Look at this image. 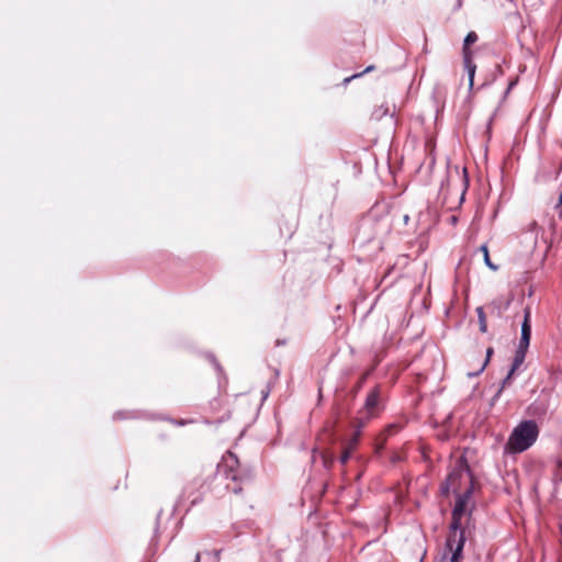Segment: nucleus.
Here are the masks:
<instances>
[{
	"mask_svg": "<svg viewBox=\"0 0 562 562\" xmlns=\"http://www.w3.org/2000/svg\"><path fill=\"white\" fill-rule=\"evenodd\" d=\"M220 472H222L226 480V488L235 494L243 491V482L246 479L245 471L240 468L239 460L235 453L227 451L223 457L220 464Z\"/></svg>",
	"mask_w": 562,
	"mask_h": 562,
	"instance_id": "7ed1b4c3",
	"label": "nucleus"
},
{
	"mask_svg": "<svg viewBox=\"0 0 562 562\" xmlns=\"http://www.w3.org/2000/svg\"><path fill=\"white\" fill-rule=\"evenodd\" d=\"M531 312L529 307L525 308L524 322L521 325V337L517 350L527 352L531 337V325H530Z\"/></svg>",
	"mask_w": 562,
	"mask_h": 562,
	"instance_id": "39448f33",
	"label": "nucleus"
},
{
	"mask_svg": "<svg viewBox=\"0 0 562 562\" xmlns=\"http://www.w3.org/2000/svg\"><path fill=\"white\" fill-rule=\"evenodd\" d=\"M200 559H201V555H200V553H198V554L195 555L194 562H200Z\"/></svg>",
	"mask_w": 562,
	"mask_h": 562,
	"instance_id": "4be33fe9",
	"label": "nucleus"
},
{
	"mask_svg": "<svg viewBox=\"0 0 562 562\" xmlns=\"http://www.w3.org/2000/svg\"><path fill=\"white\" fill-rule=\"evenodd\" d=\"M374 368H371L361 374V376L359 378L358 382L355 385V392H358L363 386V384L366 383L367 379L369 378Z\"/></svg>",
	"mask_w": 562,
	"mask_h": 562,
	"instance_id": "4468645a",
	"label": "nucleus"
},
{
	"mask_svg": "<svg viewBox=\"0 0 562 562\" xmlns=\"http://www.w3.org/2000/svg\"><path fill=\"white\" fill-rule=\"evenodd\" d=\"M538 436L539 427L535 420L520 422L509 435L504 450L509 454L521 453L537 441Z\"/></svg>",
	"mask_w": 562,
	"mask_h": 562,
	"instance_id": "f03ea898",
	"label": "nucleus"
},
{
	"mask_svg": "<svg viewBox=\"0 0 562 562\" xmlns=\"http://www.w3.org/2000/svg\"><path fill=\"white\" fill-rule=\"evenodd\" d=\"M401 460V457L398 454H394L391 459V461L394 463V462H397Z\"/></svg>",
	"mask_w": 562,
	"mask_h": 562,
	"instance_id": "aec40b11",
	"label": "nucleus"
},
{
	"mask_svg": "<svg viewBox=\"0 0 562 562\" xmlns=\"http://www.w3.org/2000/svg\"><path fill=\"white\" fill-rule=\"evenodd\" d=\"M475 485L476 481L465 460L459 459L441 486L443 494L456 493L457 502L452 510L450 533L446 543V549L450 555L443 554L440 562H460L462 559L464 531L461 519L469 510L470 499Z\"/></svg>",
	"mask_w": 562,
	"mask_h": 562,
	"instance_id": "f257e3e1",
	"label": "nucleus"
},
{
	"mask_svg": "<svg viewBox=\"0 0 562 562\" xmlns=\"http://www.w3.org/2000/svg\"><path fill=\"white\" fill-rule=\"evenodd\" d=\"M472 58H473V56H463V64H464V68L468 71V75H469L470 87L473 86L474 74H475V69H476V66L473 63Z\"/></svg>",
	"mask_w": 562,
	"mask_h": 562,
	"instance_id": "9d476101",
	"label": "nucleus"
},
{
	"mask_svg": "<svg viewBox=\"0 0 562 562\" xmlns=\"http://www.w3.org/2000/svg\"><path fill=\"white\" fill-rule=\"evenodd\" d=\"M360 440V431L357 430L352 434V436L344 443L342 453L340 456V462L346 464L353 451L357 449Z\"/></svg>",
	"mask_w": 562,
	"mask_h": 562,
	"instance_id": "0eeeda50",
	"label": "nucleus"
},
{
	"mask_svg": "<svg viewBox=\"0 0 562 562\" xmlns=\"http://www.w3.org/2000/svg\"><path fill=\"white\" fill-rule=\"evenodd\" d=\"M402 428H403L402 424H397V423L396 424H391V425L385 427L384 434L386 436H393L396 432H398Z\"/></svg>",
	"mask_w": 562,
	"mask_h": 562,
	"instance_id": "2eb2a0df",
	"label": "nucleus"
},
{
	"mask_svg": "<svg viewBox=\"0 0 562 562\" xmlns=\"http://www.w3.org/2000/svg\"><path fill=\"white\" fill-rule=\"evenodd\" d=\"M531 312L529 307L525 308L524 322L521 325V337L517 350L527 352L531 337V325H530Z\"/></svg>",
	"mask_w": 562,
	"mask_h": 562,
	"instance_id": "423d86ee",
	"label": "nucleus"
},
{
	"mask_svg": "<svg viewBox=\"0 0 562 562\" xmlns=\"http://www.w3.org/2000/svg\"><path fill=\"white\" fill-rule=\"evenodd\" d=\"M526 353L527 352H524L522 350H516L515 352V357H514V361H513V364H512V368L508 372V374L506 375V378L503 380V384H502V387L499 390V392L510 383L512 381V378L514 375V373L520 368V366L524 363L525 361V358H526Z\"/></svg>",
	"mask_w": 562,
	"mask_h": 562,
	"instance_id": "6e6552de",
	"label": "nucleus"
},
{
	"mask_svg": "<svg viewBox=\"0 0 562 562\" xmlns=\"http://www.w3.org/2000/svg\"><path fill=\"white\" fill-rule=\"evenodd\" d=\"M481 250L483 251L484 254V261L485 263L492 269V270H496L497 267L495 265L492 263L491 259H490V255H488V249H487V246L483 245L481 246Z\"/></svg>",
	"mask_w": 562,
	"mask_h": 562,
	"instance_id": "dca6fc26",
	"label": "nucleus"
},
{
	"mask_svg": "<svg viewBox=\"0 0 562 562\" xmlns=\"http://www.w3.org/2000/svg\"><path fill=\"white\" fill-rule=\"evenodd\" d=\"M554 476L557 480L562 481V461L557 463Z\"/></svg>",
	"mask_w": 562,
	"mask_h": 562,
	"instance_id": "6ab92c4d",
	"label": "nucleus"
},
{
	"mask_svg": "<svg viewBox=\"0 0 562 562\" xmlns=\"http://www.w3.org/2000/svg\"><path fill=\"white\" fill-rule=\"evenodd\" d=\"M373 68H374V66H368V67L364 69V71H362V72H360V74L352 75L351 77L345 78V79H344V82H345V83H348V82H350L352 79L358 78V77H361L363 74L371 71Z\"/></svg>",
	"mask_w": 562,
	"mask_h": 562,
	"instance_id": "f3484780",
	"label": "nucleus"
},
{
	"mask_svg": "<svg viewBox=\"0 0 562 562\" xmlns=\"http://www.w3.org/2000/svg\"><path fill=\"white\" fill-rule=\"evenodd\" d=\"M209 396H210L209 405H210L211 411L214 413L222 411V408L224 407V402L222 400L221 394L218 393V396L215 394H210Z\"/></svg>",
	"mask_w": 562,
	"mask_h": 562,
	"instance_id": "9b49d317",
	"label": "nucleus"
},
{
	"mask_svg": "<svg viewBox=\"0 0 562 562\" xmlns=\"http://www.w3.org/2000/svg\"><path fill=\"white\" fill-rule=\"evenodd\" d=\"M484 308L485 307H483V306H479L475 310L476 314H477V317H479L480 330L482 333H486L487 331V322H486V315H485Z\"/></svg>",
	"mask_w": 562,
	"mask_h": 562,
	"instance_id": "f8f14e48",
	"label": "nucleus"
},
{
	"mask_svg": "<svg viewBox=\"0 0 562 562\" xmlns=\"http://www.w3.org/2000/svg\"><path fill=\"white\" fill-rule=\"evenodd\" d=\"M560 205H562V192L560 193L559 202H558V205H557V206H560Z\"/></svg>",
	"mask_w": 562,
	"mask_h": 562,
	"instance_id": "412c9836",
	"label": "nucleus"
},
{
	"mask_svg": "<svg viewBox=\"0 0 562 562\" xmlns=\"http://www.w3.org/2000/svg\"><path fill=\"white\" fill-rule=\"evenodd\" d=\"M493 352H494V350H493V348H492V347L487 348V350H486V358H485V360H484L483 364L481 366L480 371H483V370H484V368H485V367H486V364L488 363L490 358H491V356L493 355Z\"/></svg>",
	"mask_w": 562,
	"mask_h": 562,
	"instance_id": "a211bd4d",
	"label": "nucleus"
},
{
	"mask_svg": "<svg viewBox=\"0 0 562 562\" xmlns=\"http://www.w3.org/2000/svg\"><path fill=\"white\" fill-rule=\"evenodd\" d=\"M384 409V394L383 386L381 384H376L372 387L364 401L363 407L361 409V414L364 415V420H370L372 418L378 417Z\"/></svg>",
	"mask_w": 562,
	"mask_h": 562,
	"instance_id": "20e7f679",
	"label": "nucleus"
},
{
	"mask_svg": "<svg viewBox=\"0 0 562 562\" xmlns=\"http://www.w3.org/2000/svg\"><path fill=\"white\" fill-rule=\"evenodd\" d=\"M486 308L488 310L490 314L495 315L497 317L502 316L503 306L502 302L494 301L486 305Z\"/></svg>",
	"mask_w": 562,
	"mask_h": 562,
	"instance_id": "ddd939ff",
	"label": "nucleus"
},
{
	"mask_svg": "<svg viewBox=\"0 0 562 562\" xmlns=\"http://www.w3.org/2000/svg\"><path fill=\"white\" fill-rule=\"evenodd\" d=\"M477 38V34L474 31H471L467 34L463 42L462 56H473V52L471 50L470 46L474 44Z\"/></svg>",
	"mask_w": 562,
	"mask_h": 562,
	"instance_id": "1a4fd4ad",
	"label": "nucleus"
}]
</instances>
